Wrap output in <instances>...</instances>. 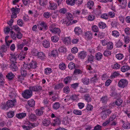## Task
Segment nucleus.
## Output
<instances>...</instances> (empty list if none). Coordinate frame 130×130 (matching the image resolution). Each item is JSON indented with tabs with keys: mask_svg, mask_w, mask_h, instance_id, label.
<instances>
[{
	"mask_svg": "<svg viewBox=\"0 0 130 130\" xmlns=\"http://www.w3.org/2000/svg\"><path fill=\"white\" fill-rule=\"evenodd\" d=\"M47 3V0H40V4L41 6H44L46 5Z\"/></svg>",
	"mask_w": 130,
	"mask_h": 130,
	"instance_id": "nucleus-55",
	"label": "nucleus"
},
{
	"mask_svg": "<svg viewBox=\"0 0 130 130\" xmlns=\"http://www.w3.org/2000/svg\"><path fill=\"white\" fill-rule=\"evenodd\" d=\"M51 123L49 119H44L42 122L43 125L47 126L49 125Z\"/></svg>",
	"mask_w": 130,
	"mask_h": 130,
	"instance_id": "nucleus-20",
	"label": "nucleus"
},
{
	"mask_svg": "<svg viewBox=\"0 0 130 130\" xmlns=\"http://www.w3.org/2000/svg\"><path fill=\"white\" fill-rule=\"evenodd\" d=\"M16 102L15 99L8 100L7 102V106L8 107H12L14 106L15 103Z\"/></svg>",
	"mask_w": 130,
	"mask_h": 130,
	"instance_id": "nucleus-6",
	"label": "nucleus"
},
{
	"mask_svg": "<svg viewBox=\"0 0 130 130\" xmlns=\"http://www.w3.org/2000/svg\"><path fill=\"white\" fill-rule=\"evenodd\" d=\"M59 12L60 13L64 14L67 12V9L65 8H62L59 10Z\"/></svg>",
	"mask_w": 130,
	"mask_h": 130,
	"instance_id": "nucleus-54",
	"label": "nucleus"
},
{
	"mask_svg": "<svg viewBox=\"0 0 130 130\" xmlns=\"http://www.w3.org/2000/svg\"><path fill=\"white\" fill-rule=\"evenodd\" d=\"M43 46L46 48H48L50 46V43L48 41L45 40L43 41Z\"/></svg>",
	"mask_w": 130,
	"mask_h": 130,
	"instance_id": "nucleus-14",
	"label": "nucleus"
},
{
	"mask_svg": "<svg viewBox=\"0 0 130 130\" xmlns=\"http://www.w3.org/2000/svg\"><path fill=\"white\" fill-rule=\"evenodd\" d=\"M76 0H66V3L69 5L73 6L75 5Z\"/></svg>",
	"mask_w": 130,
	"mask_h": 130,
	"instance_id": "nucleus-31",
	"label": "nucleus"
},
{
	"mask_svg": "<svg viewBox=\"0 0 130 130\" xmlns=\"http://www.w3.org/2000/svg\"><path fill=\"white\" fill-rule=\"evenodd\" d=\"M63 90L64 93H65L66 94H68L70 92V89L68 86H66L63 88Z\"/></svg>",
	"mask_w": 130,
	"mask_h": 130,
	"instance_id": "nucleus-48",
	"label": "nucleus"
},
{
	"mask_svg": "<svg viewBox=\"0 0 130 130\" xmlns=\"http://www.w3.org/2000/svg\"><path fill=\"white\" fill-rule=\"evenodd\" d=\"M101 7L100 6L98 5V7L96 9V10L95 11V13L96 14H99L101 13Z\"/></svg>",
	"mask_w": 130,
	"mask_h": 130,
	"instance_id": "nucleus-51",
	"label": "nucleus"
},
{
	"mask_svg": "<svg viewBox=\"0 0 130 130\" xmlns=\"http://www.w3.org/2000/svg\"><path fill=\"white\" fill-rule=\"evenodd\" d=\"M55 25L52 24L49 27L50 30L52 33L55 34H59L60 33V29L58 28L55 27Z\"/></svg>",
	"mask_w": 130,
	"mask_h": 130,
	"instance_id": "nucleus-2",
	"label": "nucleus"
},
{
	"mask_svg": "<svg viewBox=\"0 0 130 130\" xmlns=\"http://www.w3.org/2000/svg\"><path fill=\"white\" fill-rule=\"evenodd\" d=\"M10 55V60L12 63H14L15 62L17 59L16 57L12 53Z\"/></svg>",
	"mask_w": 130,
	"mask_h": 130,
	"instance_id": "nucleus-16",
	"label": "nucleus"
},
{
	"mask_svg": "<svg viewBox=\"0 0 130 130\" xmlns=\"http://www.w3.org/2000/svg\"><path fill=\"white\" fill-rule=\"evenodd\" d=\"M122 122L123 124L122 127L123 128L126 129H128L130 128V123L129 122L125 123L124 121H122Z\"/></svg>",
	"mask_w": 130,
	"mask_h": 130,
	"instance_id": "nucleus-9",
	"label": "nucleus"
},
{
	"mask_svg": "<svg viewBox=\"0 0 130 130\" xmlns=\"http://www.w3.org/2000/svg\"><path fill=\"white\" fill-rule=\"evenodd\" d=\"M37 63L36 62L32 61L29 64H25L23 65L25 69L28 70L30 69H35L36 68Z\"/></svg>",
	"mask_w": 130,
	"mask_h": 130,
	"instance_id": "nucleus-1",
	"label": "nucleus"
},
{
	"mask_svg": "<svg viewBox=\"0 0 130 130\" xmlns=\"http://www.w3.org/2000/svg\"><path fill=\"white\" fill-rule=\"evenodd\" d=\"M9 95L10 97L11 98H14L15 99V98L16 96V93L13 89H12L11 90L10 92L9 93Z\"/></svg>",
	"mask_w": 130,
	"mask_h": 130,
	"instance_id": "nucleus-10",
	"label": "nucleus"
},
{
	"mask_svg": "<svg viewBox=\"0 0 130 130\" xmlns=\"http://www.w3.org/2000/svg\"><path fill=\"white\" fill-rule=\"evenodd\" d=\"M14 75L12 72H9L6 75V77L10 80H11L13 77Z\"/></svg>",
	"mask_w": 130,
	"mask_h": 130,
	"instance_id": "nucleus-50",
	"label": "nucleus"
},
{
	"mask_svg": "<svg viewBox=\"0 0 130 130\" xmlns=\"http://www.w3.org/2000/svg\"><path fill=\"white\" fill-rule=\"evenodd\" d=\"M59 67L60 69L63 70L66 69V66L64 63L61 62L59 64Z\"/></svg>",
	"mask_w": 130,
	"mask_h": 130,
	"instance_id": "nucleus-47",
	"label": "nucleus"
},
{
	"mask_svg": "<svg viewBox=\"0 0 130 130\" xmlns=\"http://www.w3.org/2000/svg\"><path fill=\"white\" fill-rule=\"evenodd\" d=\"M58 51L59 52L65 53L66 52V49L63 47H60L58 49Z\"/></svg>",
	"mask_w": 130,
	"mask_h": 130,
	"instance_id": "nucleus-63",
	"label": "nucleus"
},
{
	"mask_svg": "<svg viewBox=\"0 0 130 130\" xmlns=\"http://www.w3.org/2000/svg\"><path fill=\"white\" fill-rule=\"evenodd\" d=\"M5 83V80L4 77L0 78V86L3 87L4 86Z\"/></svg>",
	"mask_w": 130,
	"mask_h": 130,
	"instance_id": "nucleus-62",
	"label": "nucleus"
},
{
	"mask_svg": "<svg viewBox=\"0 0 130 130\" xmlns=\"http://www.w3.org/2000/svg\"><path fill=\"white\" fill-rule=\"evenodd\" d=\"M7 47L6 45H2L1 48L0 49V55L2 57H3L4 54L3 53L7 51Z\"/></svg>",
	"mask_w": 130,
	"mask_h": 130,
	"instance_id": "nucleus-8",
	"label": "nucleus"
},
{
	"mask_svg": "<svg viewBox=\"0 0 130 130\" xmlns=\"http://www.w3.org/2000/svg\"><path fill=\"white\" fill-rule=\"evenodd\" d=\"M111 54V52L108 50H106L105 51L103 54L104 55L106 56H110Z\"/></svg>",
	"mask_w": 130,
	"mask_h": 130,
	"instance_id": "nucleus-53",
	"label": "nucleus"
},
{
	"mask_svg": "<svg viewBox=\"0 0 130 130\" xmlns=\"http://www.w3.org/2000/svg\"><path fill=\"white\" fill-rule=\"evenodd\" d=\"M10 33L11 38L13 40H16L17 38V34H16L13 31H10Z\"/></svg>",
	"mask_w": 130,
	"mask_h": 130,
	"instance_id": "nucleus-43",
	"label": "nucleus"
},
{
	"mask_svg": "<svg viewBox=\"0 0 130 130\" xmlns=\"http://www.w3.org/2000/svg\"><path fill=\"white\" fill-rule=\"evenodd\" d=\"M87 56L86 52L84 51H82L80 52L78 56V57L81 59H84Z\"/></svg>",
	"mask_w": 130,
	"mask_h": 130,
	"instance_id": "nucleus-13",
	"label": "nucleus"
},
{
	"mask_svg": "<svg viewBox=\"0 0 130 130\" xmlns=\"http://www.w3.org/2000/svg\"><path fill=\"white\" fill-rule=\"evenodd\" d=\"M10 67L13 71H16L18 69L17 65L14 63H12Z\"/></svg>",
	"mask_w": 130,
	"mask_h": 130,
	"instance_id": "nucleus-30",
	"label": "nucleus"
},
{
	"mask_svg": "<svg viewBox=\"0 0 130 130\" xmlns=\"http://www.w3.org/2000/svg\"><path fill=\"white\" fill-rule=\"evenodd\" d=\"M86 38L88 39H90L92 38V34L90 32L87 31L85 34Z\"/></svg>",
	"mask_w": 130,
	"mask_h": 130,
	"instance_id": "nucleus-44",
	"label": "nucleus"
},
{
	"mask_svg": "<svg viewBox=\"0 0 130 130\" xmlns=\"http://www.w3.org/2000/svg\"><path fill=\"white\" fill-rule=\"evenodd\" d=\"M61 119L59 117H57L54 120V124L55 125H58L61 123Z\"/></svg>",
	"mask_w": 130,
	"mask_h": 130,
	"instance_id": "nucleus-19",
	"label": "nucleus"
},
{
	"mask_svg": "<svg viewBox=\"0 0 130 130\" xmlns=\"http://www.w3.org/2000/svg\"><path fill=\"white\" fill-rule=\"evenodd\" d=\"M64 86V85L62 83H60L55 85V88L56 89H59L62 88Z\"/></svg>",
	"mask_w": 130,
	"mask_h": 130,
	"instance_id": "nucleus-61",
	"label": "nucleus"
},
{
	"mask_svg": "<svg viewBox=\"0 0 130 130\" xmlns=\"http://www.w3.org/2000/svg\"><path fill=\"white\" fill-rule=\"evenodd\" d=\"M35 113L37 115L41 116L43 113V111L41 109H37L35 111Z\"/></svg>",
	"mask_w": 130,
	"mask_h": 130,
	"instance_id": "nucleus-22",
	"label": "nucleus"
},
{
	"mask_svg": "<svg viewBox=\"0 0 130 130\" xmlns=\"http://www.w3.org/2000/svg\"><path fill=\"white\" fill-rule=\"evenodd\" d=\"M43 16L44 18L48 19L51 16V13L50 12H44L43 13Z\"/></svg>",
	"mask_w": 130,
	"mask_h": 130,
	"instance_id": "nucleus-57",
	"label": "nucleus"
},
{
	"mask_svg": "<svg viewBox=\"0 0 130 130\" xmlns=\"http://www.w3.org/2000/svg\"><path fill=\"white\" fill-rule=\"evenodd\" d=\"M111 111L109 109H106L102 111L101 113V117L103 119H105L107 117V115L110 114Z\"/></svg>",
	"mask_w": 130,
	"mask_h": 130,
	"instance_id": "nucleus-5",
	"label": "nucleus"
},
{
	"mask_svg": "<svg viewBox=\"0 0 130 130\" xmlns=\"http://www.w3.org/2000/svg\"><path fill=\"white\" fill-rule=\"evenodd\" d=\"M98 26L100 28L104 29L106 26V24L103 22H100L99 23Z\"/></svg>",
	"mask_w": 130,
	"mask_h": 130,
	"instance_id": "nucleus-23",
	"label": "nucleus"
},
{
	"mask_svg": "<svg viewBox=\"0 0 130 130\" xmlns=\"http://www.w3.org/2000/svg\"><path fill=\"white\" fill-rule=\"evenodd\" d=\"M128 82L126 79H122L120 80L118 82V86L121 88H124L127 86Z\"/></svg>",
	"mask_w": 130,
	"mask_h": 130,
	"instance_id": "nucleus-4",
	"label": "nucleus"
},
{
	"mask_svg": "<svg viewBox=\"0 0 130 130\" xmlns=\"http://www.w3.org/2000/svg\"><path fill=\"white\" fill-rule=\"evenodd\" d=\"M59 37L56 36H53L51 38L52 41L54 42H57L59 40Z\"/></svg>",
	"mask_w": 130,
	"mask_h": 130,
	"instance_id": "nucleus-34",
	"label": "nucleus"
},
{
	"mask_svg": "<svg viewBox=\"0 0 130 130\" xmlns=\"http://www.w3.org/2000/svg\"><path fill=\"white\" fill-rule=\"evenodd\" d=\"M130 69V67L128 66H124L122 67L121 70L122 72H124L127 71L128 70H129Z\"/></svg>",
	"mask_w": 130,
	"mask_h": 130,
	"instance_id": "nucleus-26",
	"label": "nucleus"
},
{
	"mask_svg": "<svg viewBox=\"0 0 130 130\" xmlns=\"http://www.w3.org/2000/svg\"><path fill=\"white\" fill-rule=\"evenodd\" d=\"M37 56L38 58L41 60L43 59L45 57L44 54L42 52H39Z\"/></svg>",
	"mask_w": 130,
	"mask_h": 130,
	"instance_id": "nucleus-21",
	"label": "nucleus"
},
{
	"mask_svg": "<svg viewBox=\"0 0 130 130\" xmlns=\"http://www.w3.org/2000/svg\"><path fill=\"white\" fill-rule=\"evenodd\" d=\"M72 79V76H68L65 78L63 80V82L66 84H67L70 83Z\"/></svg>",
	"mask_w": 130,
	"mask_h": 130,
	"instance_id": "nucleus-11",
	"label": "nucleus"
},
{
	"mask_svg": "<svg viewBox=\"0 0 130 130\" xmlns=\"http://www.w3.org/2000/svg\"><path fill=\"white\" fill-rule=\"evenodd\" d=\"M108 101V98L107 96H103L101 99V101L103 103H106Z\"/></svg>",
	"mask_w": 130,
	"mask_h": 130,
	"instance_id": "nucleus-39",
	"label": "nucleus"
},
{
	"mask_svg": "<svg viewBox=\"0 0 130 130\" xmlns=\"http://www.w3.org/2000/svg\"><path fill=\"white\" fill-rule=\"evenodd\" d=\"M28 104L30 107H33L35 105V101L31 99L28 101Z\"/></svg>",
	"mask_w": 130,
	"mask_h": 130,
	"instance_id": "nucleus-25",
	"label": "nucleus"
},
{
	"mask_svg": "<svg viewBox=\"0 0 130 130\" xmlns=\"http://www.w3.org/2000/svg\"><path fill=\"white\" fill-rule=\"evenodd\" d=\"M126 0H122V3L120 6V8L124 9L127 6Z\"/></svg>",
	"mask_w": 130,
	"mask_h": 130,
	"instance_id": "nucleus-27",
	"label": "nucleus"
},
{
	"mask_svg": "<svg viewBox=\"0 0 130 130\" xmlns=\"http://www.w3.org/2000/svg\"><path fill=\"white\" fill-rule=\"evenodd\" d=\"M84 84L88 85L89 83V79L86 77H84L82 79Z\"/></svg>",
	"mask_w": 130,
	"mask_h": 130,
	"instance_id": "nucleus-35",
	"label": "nucleus"
},
{
	"mask_svg": "<svg viewBox=\"0 0 130 130\" xmlns=\"http://www.w3.org/2000/svg\"><path fill=\"white\" fill-rule=\"evenodd\" d=\"M20 11V9L19 8H13L11 9V11L12 13H18Z\"/></svg>",
	"mask_w": 130,
	"mask_h": 130,
	"instance_id": "nucleus-42",
	"label": "nucleus"
},
{
	"mask_svg": "<svg viewBox=\"0 0 130 130\" xmlns=\"http://www.w3.org/2000/svg\"><path fill=\"white\" fill-rule=\"evenodd\" d=\"M14 115V112L13 111H10L8 112L7 114V117L9 118H12Z\"/></svg>",
	"mask_w": 130,
	"mask_h": 130,
	"instance_id": "nucleus-46",
	"label": "nucleus"
},
{
	"mask_svg": "<svg viewBox=\"0 0 130 130\" xmlns=\"http://www.w3.org/2000/svg\"><path fill=\"white\" fill-rule=\"evenodd\" d=\"M22 95L24 98L28 99L32 95V92L29 90H26L22 93Z\"/></svg>",
	"mask_w": 130,
	"mask_h": 130,
	"instance_id": "nucleus-3",
	"label": "nucleus"
},
{
	"mask_svg": "<svg viewBox=\"0 0 130 130\" xmlns=\"http://www.w3.org/2000/svg\"><path fill=\"white\" fill-rule=\"evenodd\" d=\"M29 118L31 120H34L36 119V117L35 115L32 113L29 115Z\"/></svg>",
	"mask_w": 130,
	"mask_h": 130,
	"instance_id": "nucleus-52",
	"label": "nucleus"
},
{
	"mask_svg": "<svg viewBox=\"0 0 130 130\" xmlns=\"http://www.w3.org/2000/svg\"><path fill=\"white\" fill-rule=\"evenodd\" d=\"M93 2L91 1H89L87 4V7L89 9H91L93 6Z\"/></svg>",
	"mask_w": 130,
	"mask_h": 130,
	"instance_id": "nucleus-24",
	"label": "nucleus"
},
{
	"mask_svg": "<svg viewBox=\"0 0 130 130\" xmlns=\"http://www.w3.org/2000/svg\"><path fill=\"white\" fill-rule=\"evenodd\" d=\"M57 8V5L54 3H50V5L49 6V8L52 10H54Z\"/></svg>",
	"mask_w": 130,
	"mask_h": 130,
	"instance_id": "nucleus-17",
	"label": "nucleus"
},
{
	"mask_svg": "<svg viewBox=\"0 0 130 130\" xmlns=\"http://www.w3.org/2000/svg\"><path fill=\"white\" fill-rule=\"evenodd\" d=\"M68 67L71 70L74 69L75 67L74 63L72 62H70L69 64Z\"/></svg>",
	"mask_w": 130,
	"mask_h": 130,
	"instance_id": "nucleus-59",
	"label": "nucleus"
},
{
	"mask_svg": "<svg viewBox=\"0 0 130 130\" xmlns=\"http://www.w3.org/2000/svg\"><path fill=\"white\" fill-rule=\"evenodd\" d=\"M95 56L96 60H99L101 59L103 55L102 53L100 52H98L96 54Z\"/></svg>",
	"mask_w": 130,
	"mask_h": 130,
	"instance_id": "nucleus-33",
	"label": "nucleus"
},
{
	"mask_svg": "<svg viewBox=\"0 0 130 130\" xmlns=\"http://www.w3.org/2000/svg\"><path fill=\"white\" fill-rule=\"evenodd\" d=\"M73 113L75 114L78 115H80L82 113V112L81 111L76 109L74 110Z\"/></svg>",
	"mask_w": 130,
	"mask_h": 130,
	"instance_id": "nucleus-64",
	"label": "nucleus"
},
{
	"mask_svg": "<svg viewBox=\"0 0 130 130\" xmlns=\"http://www.w3.org/2000/svg\"><path fill=\"white\" fill-rule=\"evenodd\" d=\"M24 69L25 68L24 67L22 68L20 70V71L22 76L25 77L27 76V73L26 70Z\"/></svg>",
	"mask_w": 130,
	"mask_h": 130,
	"instance_id": "nucleus-18",
	"label": "nucleus"
},
{
	"mask_svg": "<svg viewBox=\"0 0 130 130\" xmlns=\"http://www.w3.org/2000/svg\"><path fill=\"white\" fill-rule=\"evenodd\" d=\"M52 72V70L50 68H46L44 70V73L46 75H49Z\"/></svg>",
	"mask_w": 130,
	"mask_h": 130,
	"instance_id": "nucleus-32",
	"label": "nucleus"
},
{
	"mask_svg": "<svg viewBox=\"0 0 130 130\" xmlns=\"http://www.w3.org/2000/svg\"><path fill=\"white\" fill-rule=\"evenodd\" d=\"M61 23L63 24H66V26H69L70 24V22L67 20L62 19L60 21Z\"/></svg>",
	"mask_w": 130,
	"mask_h": 130,
	"instance_id": "nucleus-28",
	"label": "nucleus"
},
{
	"mask_svg": "<svg viewBox=\"0 0 130 130\" xmlns=\"http://www.w3.org/2000/svg\"><path fill=\"white\" fill-rule=\"evenodd\" d=\"M98 80V77L97 75L96 74L94 75V77H93L91 79V82H93L94 83V85H95V83H96Z\"/></svg>",
	"mask_w": 130,
	"mask_h": 130,
	"instance_id": "nucleus-29",
	"label": "nucleus"
},
{
	"mask_svg": "<svg viewBox=\"0 0 130 130\" xmlns=\"http://www.w3.org/2000/svg\"><path fill=\"white\" fill-rule=\"evenodd\" d=\"M26 116V113H19L17 114L16 117L19 119H21L24 118Z\"/></svg>",
	"mask_w": 130,
	"mask_h": 130,
	"instance_id": "nucleus-15",
	"label": "nucleus"
},
{
	"mask_svg": "<svg viewBox=\"0 0 130 130\" xmlns=\"http://www.w3.org/2000/svg\"><path fill=\"white\" fill-rule=\"evenodd\" d=\"M67 18L68 21H70L73 19V16L71 13H68L66 14Z\"/></svg>",
	"mask_w": 130,
	"mask_h": 130,
	"instance_id": "nucleus-45",
	"label": "nucleus"
},
{
	"mask_svg": "<svg viewBox=\"0 0 130 130\" xmlns=\"http://www.w3.org/2000/svg\"><path fill=\"white\" fill-rule=\"evenodd\" d=\"M38 26V28L39 30H42L44 28L45 29H47V27L46 23L44 22H41L39 24L37 25Z\"/></svg>",
	"mask_w": 130,
	"mask_h": 130,
	"instance_id": "nucleus-7",
	"label": "nucleus"
},
{
	"mask_svg": "<svg viewBox=\"0 0 130 130\" xmlns=\"http://www.w3.org/2000/svg\"><path fill=\"white\" fill-rule=\"evenodd\" d=\"M78 95L74 94L72 95L70 97V98L71 99L73 100H79V99L78 98Z\"/></svg>",
	"mask_w": 130,
	"mask_h": 130,
	"instance_id": "nucleus-49",
	"label": "nucleus"
},
{
	"mask_svg": "<svg viewBox=\"0 0 130 130\" xmlns=\"http://www.w3.org/2000/svg\"><path fill=\"white\" fill-rule=\"evenodd\" d=\"M60 105L58 102L55 103L53 105V108L54 109L57 110L59 108Z\"/></svg>",
	"mask_w": 130,
	"mask_h": 130,
	"instance_id": "nucleus-41",
	"label": "nucleus"
},
{
	"mask_svg": "<svg viewBox=\"0 0 130 130\" xmlns=\"http://www.w3.org/2000/svg\"><path fill=\"white\" fill-rule=\"evenodd\" d=\"M74 31L76 34L77 35L81 34L82 32L81 28L79 27H76L74 29Z\"/></svg>",
	"mask_w": 130,
	"mask_h": 130,
	"instance_id": "nucleus-12",
	"label": "nucleus"
},
{
	"mask_svg": "<svg viewBox=\"0 0 130 130\" xmlns=\"http://www.w3.org/2000/svg\"><path fill=\"white\" fill-rule=\"evenodd\" d=\"M112 36L115 37H118L119 36V32L117 30H115L112 32Z\"/></svg>",
	"mask_w": 130,
	"mask_h": 130,
	"instance_id": "nucleus-38",
	"label": "nucleus"
},
{
	"mask_svg": "<svg viewBox=\"0 0 130 130\" xmlns=\"http://www.w3.org/2000/svg\"><path fill=\"white\" fill-rule=\"evenodd\" d=\"M63 41L64 43L66 45H68L70 43V39L69 37L64 38L63 39Z\"/></svg>",
	"mask_w": 130,
	"mask_h": 130,
	"instance_id": "nucleus-40",
	"label": "nucleus"
},
{
	"mask_svg": "<svg viewBox=\"0 0 130 130\" xmlns=\"http://www.w3.org/2000/svg\"><path fill=\"white\" fill-rule=\"evenodd\" d=\"M123 102L122 100L120 99H117L115 102V104L118 106L120 105Z\"/></svg>",
	"mask_w": 130,
	"mask_h": 130,
	"instance_id": "nucleus-58",
	"label": "nucleus"
},
{
	"mask_svg": "<svg viewBox=\"0 0 130 130\" xmlns=\"http://www.w3.org/2000/svg\"><path fill=\"white\" fill-rule=\"evenodd\" d=\"M84 98L86 101L88 102L91 101V98L90 95L88 94H85L84 96Z\"/></svg>",
	"mask_w": 130,
	"mask_h": 130,
	"instance_id": "nucleus-37",
	"label": "nucleus"
},
{
	"mask_svg": "<svg viewBox=\"0 0 130 130\" xmlns=\"http://www.w3.org/2000/svg\"><path fill=\"white\" fill-rule=\"evenodd\" d=\"M107 45V48L108 49L111 50L113 48V44L111 42H108Z\"/></svg>",
	"mask_w": 130,
	"mask_h": 130,
	"instance_id": "nucleus-36",
	"label": "nucleus"
},
{
	"mask_svg": "<svg viewBox=\"0 0 130 130\" xmlns=\"http://www.w3.org/2000/svg\"><path fill=\"white\" fill-rule=\"evenodd\" d=\"M39 52L37 50L34 49L32 50L31 53L32 55L34 56H37Z\"/></svg>",
	"mask_w": 130,
	"mask_h": 130,
	"instance_id": "nucleus-56",
	"label": "nucleus"
},
{
	"mask_svg": "<svg viewBox=\"0 0 130 130\" xmlns=\"http://www.w3.org/2000/svg\"><path fill=\"white\" fill-rule=\"evenodd\" d=\"M95 17L93 15H90L88 17V20L89 21H92L94 20Z\"/></svg>",
	"mask_w": 130,
	"mask_h": 130,
	"instance_id": "nucleus-60",
	"label": "nucleus"
}]
</instances>
